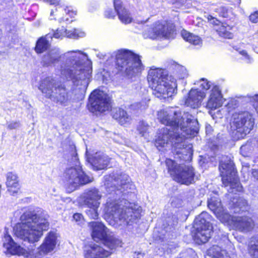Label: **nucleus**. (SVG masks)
<instances>
[{
	"label": "nucleus",
	"instance_id": "f257e3e1",
	"mask_svg": "<svg viewBox=\"0 0 258 258\" xmlns=\"http://www.w3.org/2000/svg\"><path fill=\"white\" fill-rule=\"evenodd\" d=\"M157 118L166 125L156 140L160 146L164 147L169 142L175 145L182 142L186 135L194 136L199 131L197 119L188 113L181 115L180 112L171 109L161 110L157 112Z\"/></svg>",
	"mask_w": 258,
	"mask_h": 258
},
{
	"label": "nucleus",
	"instance_id": "f03ea898",
	"mask_svg": "<svg viewBox=\"0 0 258 258\" xmlns=\"http://www.w3.org/2000/svg\"><path fill=\"white\" fill-rule=\"evenodd\" d=\"M64 56L66 60L61 67V76L84 91L90 82L91 74L89 70L85 69V62L88 60L87 54L76 50L66 52Z\"/></svg>",
	"mask_w": 258,
	"mask_h": 258
},
{
	"label": "nucleus",
	"instance_id": "7ed1b4c3",
	"mask_svg": "<svg viewBox=\"0 0 258 258\" xmlns=\"http://www.w3.org/2000/svg\"><path fill=\"white\" fill-rule=\"evenodd\" d=\"M21 222L14 227V234L18 238L29 243L38 241L43 231L48 229L49 223L45 218L38 216L31 211L24 213L20 217Z\"/></svg>",
	"mask_w": 258,
	"mask_h": 258
},
{
	"label": "nucleus",
	"instance_id": "20e7f679",
	"mask_svg": "<svg viewBox=\"0 0 258 258\" xmlns=\"http://www.w3.org/2000/svg\"><path fill=\"white\" fill-rule=\"evenodd\" d=\"M148 81L157 97L165 99L176 93L177 85L174 78L164 74L161 69H151L149 71Z\"/></svg>",
	"mask_w": 258,
	"mask_h": 258
},
{
	"label": "nucleus",
	"instance_id": "39448f33",
	"mask_svg": "<svg viewBox=\"0 0 258 258\" xmlns=\"http://www.w3.org/2000/svg\"><path fill=\"white\" fill-rule=\"evenodd\" d=\"M105 218L110 224L115 223L118 226L130 224L140 217L139 213L133 208L126 207H120L116 200L108 198L104 207Z\"/></svg>",
	"mask_w": 258,
	"mask_h": 258
},
{
	"label": "nucleus",
	"instance_id": "423d86ee",
	"mask_svg": "<svg viewBox=\"0 0 258 258\" xmlns=\"http://www.w3.org/2000/svg\"><path fill=\"white\" fill-rule=\"evenodd\" d=\"M116 58L118 70L128 78L139 76L144 69L140 56L131 51H119Z\"/></svg>",
	"mask_w": 258,
	"mask_h": 258
},
{
	"label": "nucleus",
	"instance_id": "0eeeda50",
	"mask_svg": "<svg viewBox=\"0 0 258 258\" xmlns=\"http://www.w3.org/2000/svg\"><path fill=\"white\" fill-rule=\"evenodd\" d=\"M166 164L168 171L176 182L186 185L192 183L195 176L192 167L184 164L177 165L170 159L166 160Z\"/></svg>",
	"mask_w": 258,
	"mask_h": 258
},
{
	"label": "nucleus",
	"instance_id": "6e6552de",
	"mask_svg": "<svg viewBox=\"0 0 258 258\" xmlns=\"http://www.w3.org/2000/svg\"><path fill=\"white\" fill-rule=\"evenodd\" d=\"M219 170L225 186H230L232 189L231 192H234V189L235 191L241 190V186L234 172V163L230 159L227 157L223 158L220 163Z\"/></svg>",
	"mask_w": 258,
	"mask_h": 258
},
{
	"label": "nucleus",
	"instance_id": "1a4fd4ad",
	"mask_svg": "<svg viewBox=\"0 0 258 258\" xmlns=\"http://www.w3.org/2000/svg\"><path fill=\"white\" fill-rule=\"evenodd\" d=\"M90 225L92 229V236L95 241H102L104 245L109 249L121 246V241L110 235L108 229L102 223L92 222Z\"/></svg>",
	"mask_w": 258,
	"mask_h": 258
},
{
	"label": "nucleus",
	"instance_id": "9d476101",
	"mask_svg": "<svg viewBox=\"0 0 258 258\" xmlns=\"http://www.w3.org/2000/svg\"><path fill=\"white\" fill-rule=\"evenodd\" d=\"M210 219V215L203 212L195 220L194 239L198 244L207 242L211 236L212 226L209 221Z\"/></svg>",
	"mask_w": 258,
	"mask_h": 258
},
{
	"label": "nucleus",
	"instance_id": "9b49d317",
	"mask_svg": "<svg viewBox=\"0 0 258 258\" xmlns=\"http://www.w3.org/2000/svg\"><path fill=\"white\" fill-rule=\"evenodd\" d=\"M91 181L92 179L80 167L68 168L64 173V182L69 192L74 191L81 185Z\"/></svg>",
	"mask_w": 258,
	"mask_h": 258
},
{
	"label": "nucleus",
	"instance_id": "f8f14e48",
	"mask_svg": "<svg viewBox=\"0 0 258 258\" xmlns=\"http://www.w3.org/2000/svg\"><path fill=\"white\" fill-rule=\"evenodd\" d=\"M254 125V119L247 112L235 113L232 116L231 127L243 137L249 133Z\"/></svg>",
	"mask_w": 258,
	"mask_h": 258
},
{
	"label": "nucleus",
	"instance_id": "ddd939ff",
	"mask_svg": "<svg viewBox=\"0 0 258 258\" xmlns=\"http://www.w3.org/2000/svg\"><path fill=\"white\" fill-rule=\"evenodd\" d=\"M89 103V109L92 112H104L109 110L111 107L110 97L100 90H96L91 94Z\"/></svg>",
	"mask_w": 258,
	"mask_h": 258
},
{
	"label": "nucleus",
	"instance_id": "4468645a",
	"mask_svg": "<svg viewBox=\"0 0 258 258\" xmlns=\"http://www.w3.org/2000/svg\"><path fill=\"white\" fill-rule=\"evenodd\" d=\"M3 246L7 254L23 255L26 258H36L38 255L34 253V249L24 248L16 243L7 232L3 238Z\"/></svg>",
	"mask_w": 258,
	"mask_h": 258
},
{
	"label": "nucleus",
	"instance_id": "2eb2a0df",
	"mask_svg": "<svg viewBox=\"0 0 258 258\" xmlns=\"http://www.w3.org/2000/svg\"><path fill=\"white\" fill-rule=\"evenodd\" d=\"M128 176L121 172L113 173L106 178L105 185L106 189L109 193L116 190L124 189L128 182Z\"/></svg>",
	"mask_w": 258,
	"mask_h": 258
},
{
	"label": "nucleus",
	"instance_id": "dca6fc26",
	"mask_svg": "<svg viewBox=\"0 0 258 258\" xmlns=\"http://www.w3.org/2000/svg\"><path fill=\"white\" fill-rule=\"evenodd\" d=\"M172 31L171 26L166 22L161 23H156L154 27L144 34L146 38L152 39L158 37L168 38Z\"/></svg>",
	"mask_w": 258,
	"mask_h": 258
},
{
	"label": "nucleus",
	"instance_id": "f3484780",
	"mask_svg": "<svg viewBox=\"0 0 258 258\" xmlns=\"http://www.w3.org/2000/svg\"><path fill=\"white\" fill-rule=\"evenodd\" d=\"M208 206L222 222H227L230 220V215L224 211L221 201L218 198L216 197L211 198L208 201Z\"/></svg>",
	"mask_w": 258,
	"mask_h": 258
},
{
	"label": "nucleus",
	"instance_id": "a211bd4d",
	"mask_svg": "<svg viewBox=\"0 0 258 258\" xmlns=\"http://www.w3.org/2000/svg\"><path fill=\"white\" fill-rule=\"evenodd\" d=\"M231 223L235 229L243 232L252 230L254 226L253 220L247 216L233 217Z\"/></svg>",
	"mask_w": 258,
	"mask_h": 258
},
{
	"label": "nucleus",
	"instance_id": "6ab92c4d",
	"mask_svg": "<svg viewBox=\"0 0 258 258\" xmlns=\"http://www.w3.org/2000/svg\"><path fill=\"white\" fill-rule=\"evenodd\" d=\"M56 244V236L53 232H49L45 238L42 244L38 248V251L36 252L34 250V253L38 255L36 258H39V256L45 255L52 251Z\"/></svg>",
	"mask_w": 258,
	"mask_h": 258
},
{
	"label": "nucleus",
	"instance_id": "aec40b11",
	"mask_svg": "<svg viewBox=\"0 0 258 258\" xmlns=\"http://www.w3.org/2000/svg\"><path fill=\"white\" fill-rule=\"evenodd\" d=\"M102 195L100 191L96 188H90L84 194V203L87 206H100Z\"/></svg>",
	"mask_w": 258,
	"mask_h": 258
},
{
	"label": "nucleus",
	"instance_id": "412c9836",
	"mask_svg": "<svg viewBox=\"0 0 258 258\" xmlns=\"http://www.w3.org/2000/svg\"><path fill=\"white\" fill-rule=\"evenodd\" d=\"M106 249L96 244H91L87 247L85 253V258H104L109 256L110 249Z\"/></svg>",
	"mask_w": 258,
	"mask_h": 258
},
{
	"label": "nucleus",
	"instance_id": "4be33fe9",
	"mask_svg": "<svg viewBox=\"0 0 258 258\" xmlns=\"http://www.w3.org/2000/svg\"><path fill=\"white\" fill-rule=\"evenodd\" d=\"M205 96L206 94L204 92L198 89H192L188 93L185 104L193 108H198L201 105Z\"/></svg>",
	"mask_w": 258,
	"mask_h": 258
},
{
	"label": "nucleus",
	"instance_id": "5701e85b",
	"mask_svg": "<svg viewBox=\"0 0 258 258\" xmlns=\"http://www.w3.org/2000/svg\"><path fill=\"white\" fill-rule=\"evenodd\" d=\"M48 98L57 105L63 106L68 105L70 100L68 92L66 89L61 85H60Z\"/></svg>",
	"mask_w": 258,
	"mask_h": 258
},
{
	"label": "nucleus",
	"instance_id": "b1692460",
	"mask_svg": "<svg viewBox=\"0 0 258 258\" xmlns=\"http://www.w3.org/2000/svg\"><path fill=\"white\" fill-rule=\"evenodd\" d=\"M59 86L60 85L54 79L47 77L40 82L39 89L48 98Z\"/></svg>",
	"mask_w": 258,
	"mask_h": 258
},
{
	"label": "nucleus",
	"instance_id": "393cba45",
	"mask_svg": "<svg viewBox=\"0 0 258 258\" xmlns=\"http://www.w3.org/2000/svg\"><path fill=\"white\" fill-rule=\"evenodd\" d=\"M110 158L103 153H96L93 158H88V161L96 170L103 169L110 162Z\"/></svg>",
	"mask_w": 258,
	"mask_h": 258
},
{
	"label": "nucleus",
	"instance_id": "a878e982",
	"mask_svg": "<svg viewBox=\"0 0 258 258\" xmlns=\"http://www.w3.org/2000/svg\"><path fill=\"white\" fill-rule=\"evenodd\" d=\"M114 6L119 20L122 23L128 24L132 22L133 18L127 10L123 7L121 1H114Z\"/></svg>",
	"mask_w": 258,
	"mask_h": 258
},
{
	"label": "nucleus",
	"instance_id": "bb28decb",
	"mask_svg": "<svg viewBox=\"0 0 258 258\" xmlns=\"http://www.w3.org/2000/svg\"><path fill=\"white\" fill-rule=\"evenodd\" d=\"M51 34L52 36H53L56 38H60L64 36L72 38H78L79 37H83L85 35V33L76 29H75L74 30L72 31L71 30H68L64 28H62L60 30L57 29L53 34Z\"/></svg>",
	"mask_w": 258,
	"mask_h": 258
},
{
	"label": "nucleus",
	"instance_id": "cd10ccee",
	"mask_svg": "<svg viewBox=\"0 0 258 258\" xmlns=\"http://www.w3.org/2000/svg\"><path fill=\"white\" fill-rule=\"evenodd\" d=\"M7 186L9 192L13 196L17 194L20 189V184L17 175L9 172L7 175Z\"/></svg>",
	"mask_w": 258,
	"mask_h": 258
},
{
	"label": "nucleus",
	"instance_id": "c85d7f7f",
	"mask_svg": "<svg viewBox=\"0 0 258 258\" xmlns=\"http://www.w3.org/2000/svg\"><path fill=\"white\" fill-rule=\"evenodd\" d=\"M60 57L58 49H53L44 56L43 58V65L44 66H49L58 62L59 60Z\"/></svg>",
	"mask_w": 258,
	"mask_h": 258
},
{
	"label": "nucleus",
	"instance_id": "c756f323",
	"mask_svg": "<svg viewBox=\"0 0 258 258\" xmlns=\"http://www.w3.org/2000/svg\"><path fill=\"white\" fill-rule=\"evenodd\" d=\"M113 117L117 120L121 124L129 122L131 118L126 112L120 108H114L112 111Z\"/></svg>",
	"mask_w": 258,
	"mask_h": 258
},
{
	"label": "nucleus",
	"instance_id": "7c9ffc66",
	"mask_svg": "<svg viewBox=\"0 0 258 258\" xmlns=\"http://www.w3.org/2000/svg\"><path fill=\"white\" fill-rule=\"evenodd\" d=\"M208 254L211 258H230L226 250L217 245H214L208 250Z\"/></svg>",
	"mask_w": 258,
	"mask_h": 258
},
{
	"label": "nucleus",
	"instance_id": "2f4dec72",
	"mask_svg": "<svg viewBox=\"0 0 258 258\" xmlns=\"http://www.w3.org/2000/svg\"><path fill=\"white\" fill-rule=\"evenodd\" d=\"M52 39V35L50 33L47 34L45 38H40L35 47L36 51L38 53H41L45 51L49 46V42L47 39Z\"/></svg>",
	"mask_w": 258,
	"mask_h": 258
},
{
	"label": "nucleus",
	"instance_id": "473e14b6",
	"mask_svg": "<svg viewBox=\"0 0 258 258\" xmlns=\"http://www.w3.org/2000/svg\"><path fill=\"white\" fill-rule=\"evenodd\" d=\"M181 34L185 40L194 45H200L202 43V40L198 36L193 35L185 30H182Z\"/></svg>",
	"mask_w": 258,
	"mask_h": 258
},
{
	"label": "nucleus",
	"instance_id": "72a5a7b5",
	"mask_svg": "<svg viewBox=\"0 0 258 258\" xmlns=\"http://www.w3.org/2000/svg\"><path fill=\"white\" fill-rule=\"evenodd\" d=\"M210 98L207 104V107L211 109H215L221 106V100L218 99H212Z\"/></svg>",
	"mask_w": 258,
	"mask_h": 258
},
{
	"label": "nucleus",
	"instance_id": "f704fd0d",
	"mask_svg": "<svg viewBox=\"0 0 258 258\" xmlns=\"http://www.w3.org/2000/svg\"><path fill=\"white\" fill-rule=\"evenodd\" d=\"M89 209L87 210L86 214L91 219H96L98 217V209L99 206H87Z\"/></svg>",
	"mask_w": 258,
	"mask_h": 258
},
{
	"label": "nucleus",
	"instance_id": "c9c22d12",
	"mask_svg": "<svg viewBox=\"0 0 258 258\" xmlns=\"http://www.w3.org/2000/svg\"><path fill=\"white\" fill-rule=\"evenodd\" d=\"M217 31L219 35L224 38L228 39L232 38V34L229 32L227 28L223 25L221 26Z\"/></svg>",
	"mask_w": 258,
	"mask_h": 258
},
{
	"label": "nucleus",
	"instance_id": "e433bc0d",
	"mask_svg": "<svg viewBox=\"0 0 258 258\" xmlns=\"http://www.w3.org/2000/svg\"><path fill=\"white\" fill-rule=\"evenodd\" d=\"M210 98H213V99H218L221 100V94L218 86H214L211 91Z\"/></svg>",
	"mask_w": 258,
	"mask_h": 258
},
{
	"label": "nucleus",
	"instance_id": "4c0bfd02",
	"mask_svg": "<svg viewBox=\"0 0 258 258\" xmlns=\"http://www.w3.org/2000/svg\"><path fill=\"white\" fill-rule=\"evenodd\" d=\"M148 129V125L147 123L143 121L139 122L137 127V130L142 136L144 135V134L147 132Z\"/></svg>",
	"mask_w": 258,
	"mask_h": 258
},
{
	"label": "nucleus",
	"instance_id": "58836bf2",
	"mask_svg": "<svg viewBox=\"0 0 258 258\" xmlns=\"http://www.w3.org/2000/svg\"><path fill=\"white\" fill-rule=\"evenodd\" d=\"M251 151V148L249 144L243 145L240 148V153L244 157H247Z\"/></svg>",
	"mask_w": 258,
	"mask_h": 258
},
{
	"label": "nucleus",
	"instance_id": "ea45409f",
	"mask_svg": "<svg viewBox=\"0 0 258 258\" xmlns=\"http://www.w3.org/2000/svg\"><path fill=\"white\" fill-rule=\"evenodd\" d=\"M250 252L254 258H258V241L251 246Z\"/></svg>",
	"mask_w": 258,
	"mask_h": 258
},
{
	"label": "nucleus",
	"instance_id": "a19ab883",
	"mask_svg": "<svg viewBox=\"0 0 258 258\" xmlns=\"http://www.w3.org/2000/svg\"><path fill=\"white\" fill-rule=\"evenodd\" d=\"M200 86L204 89L208 90L211 87L210 82L208 81L207 80L201 79L199 82Z\"/></svg>",
	"mask_w": 258,
	"mask_h": 258
},
{
	"label": "nucleus",
	"instance_id": "79ce46f5",
	"mask_svg": "<svg viewBox=\"0 0 258 258\" xmlns=\"http://www.w3.org/2000/svg\"><path fill=\"white\" fill-rule=\"evenodd\" d=\"M235 203V202H233ZM247 203L245 200H243L241 198H239L237 200V201L235 202L236 206L239 207L240 209L242 208L243 207L245 206L246 205Z\"/></svg>",
	"mask_w": 258,
	"mask_h": 258
},
{
	"label": "nucleus",
	"instance_id": "37998d69",
	"mask_svg": "<svg viewBox=\"0 0 258 258\" xmlns=\"http://www.w3.org/2000/svg\"><path fill=\"white\" fill-rule=\"evenodd\" d=\"M249 20L253 23H256L258 21V12H255L249 16Z\"/></svg>",
	"mask_w": 258,
	"mask_h": 258
},
{
	"label": "nucleus",
	"instance_id": "c03bdc74",
	"mask_svg": "<svg viewBox=\"0 0 258 258\" xmlns=\"http://www.w3.org/2000/svg\"><path fill=\"white\" fill-rule=\"evenodd\" d=\"M70 149L71 151L72 155L76 158L77 154L76 153V149L75 146L74 145H70Z\"/></svg>",
	"mask_w": 258,
	"mask_h": 258
},
{
	"label": "nucleus",
	"instance_id": "a18cd8bd",
	"mask_svg": "<svg viewBox=\"0 0 258 258\" xmlns=\"http://www.w3.org/2000/svg\"><path fill=\"white\" fill-rule=\"evenodd\" d=\"M19 126V123L17 122H12L8 125V128L10 130L15 129Z\"/></svg>",
	"mask_w": 258,
	"mask_h": 258
},
{
	"label": "nucleus",
	"instance_id": "49530a36",
	"mask_svg": "<svg viewBox=\"0 0 258 258\" xmlns=\"http://www.w3.org/2000/svg\"><path fill=\"white\" fill-rule=\"evenodd\" d=\"M64 11L67 14H68L71 17H73L76 15V12L72 10H70L69 8H67L64 9Z\"/></svg>",
	"mask_w": 258,
	"mask_h": 258
},
{
	"label": "nucleus",
	"instance_id": "de8ad7c7",
	"mask_svg": "<svg viewBox=\"0 0 258 258\" xmlns=\"http://www.w3.org/2000/svg\"><path fill=\"white\" fill-rule=\"evenodd\" d=\"M83 218L82 215L79 213H76L73 216V218L76 221H80Z\"/></svg>",
	"mask_w": 258,
	"mask_h": 258
},
{
	"label": "nucleus",
	"instance_id": "09e8293b",
	"mask_svg": "<svg viewBox=\"0 0 258 258\" xmlns=\"http://www.w3.org/2000/svg\"><path fill=\"white\" fill-rule=\"evenodd\" d=\"M254 99L255 100V103H254V106L256 111L258 113V95H256L254 96Z\"/></svg>",
	"mask_w": 258,
	"mask_h": 258
},
{
	"label": "nucleus",
	"instance_id": "8fccbe9b",
	"mask_svg": "<svg viewBox=\"0 0 258 258\" xmlns=\"http://www.w3.org/2000/svg\"><path fill=\"white\" fill-rule=\"evenodd\" d=\"M239 53L243 56H245L248 59H250L249 56L247 54L245 50H241L239 52Z\"/></svg>",
	"mask_w": 258,
	"mask_h": 258
},
{
	"label": "nucleus",
	"instance_id": "3c124183",
	"mask_svg": "<svg viewBox=\"0 0 258 258\" xmlns=\"http://www.w3.org/2000/svg\"><path fill=\"white\" fill-rule=\"evenodd\" d=\"M253 177L258 180V170H253L252 172Z\"/></svg>",
	"mask_w": 258,
	"mask_h": 258
},
{
	"label": "nucleus",
	"instance_id": "603ef678",
	"mask_svg": "<svg viewBox=\"0 0 258 258\" xmlns=\"http://www.w3.org/2000/svg\"><path fill=\"white\" fill-rule=\"evenodd\" d=\"M137 106L138 108L142 109L145 108L146 107L147 105L146 103H144L143 105H142L141 103H137Z\"/></svg>",
	"mask_w": 258,
	"mask_h": 258
},
{
	"label": "nucleus",
	"instance_id": "864d4df0",
	"mask_svg": "<svg viewBox=\"0 0 258 258\" xmlns=\"http://www.w3.org/2000/svg\"><path fill=\"white\" fill-rule=\"evenodd\" d=\"M180 68L181 71H182L183 72H184V74L182 76H181L182 77L184 78L186 76V70L183 67H180Z\"/></svg>",
	"mask_w": 258,
	"mask_h": 258
},
{
	"label": "nucleus",
	"instance_id": "5fc2aeb1",
	"mask_svg": "<svg viewBox=\"0 0 258 258\" xmlns=\"http://www.w3.org/2000/svg\"><path fill=\"white\" fill-rule=\"evenodd\" d=\"M58 4V3L57 1H56L55 2H54L53 3H50V5H57Z\"/></svg>",
	"mask_w": 258,
	"mask_h": 258
},
{
	"label": "nucleus",
	"instance_id": "6e6d98bb",
	"mask_svg": "<svg viewBox=\"0 0 258 258\" xmlns=\"http://www.w3.org/2000/svg\"><path fill=\"white\" fill-rule=\"evenodd\" d=\"M113 17H114V15H107V17H108V18H112Z\"/></svg>",
	"mask_w": 258,
	"mask_h": 258
},
{
	"label": "nucleus",
	"instance_id": "4d7b16f0",
	"mask_svg": "<svg viewBox=\"0 0 258 258\" xmlns=\"http://www.w3.org/2000/svg\"><path fill=\"white\" fill-rule=\"evenodd\" d=\"M125 187L127 188V185L125 186ZM125 188H124V189ZM122 190V189L121 190Z\"/></svg>",
	"mask_w": 258,
	"mask_h": 258
}]
</instances>
